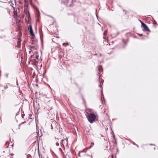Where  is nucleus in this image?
Returning a JSON list of instances; mask_svg holds the SVG:
<instances>
[{"label": "nucleus", "mask_w": 158, "mask_h": 158, "mask_svg": "<svg viewBox=\"0 0 158 158\" xmlns=\"http://www.w3.org/2000/svg\"><path fill=\"white\" fill-rule=\"evenodd\" d=\"M56 146H58L59 145V143L58 142H56Z\"/></svg>", "instance_id": "obj_21"}, {"label": "nucleus", "mask_w": 158, "mask_h": 158, "mask_svg": "<svg viewBox=\"0 0 158 158\" xmlns=\"http://www.w3.org/2000/svg\"><path fill=\"white\" fill-rule=\"evenodd\" d=\"M75 0H72V1H71V2L72 3H74V2H75Z\"/></svg>", "instance_id": "obj_18"}, {"label": "nucleus", "mask_w": 158, "mask_h": 158, "mask_svg": "<svg viewBox=\"0 0 158 158\" xmlns=\"http://www.w3.org/2000/svg\"><path fill=\"white\" fill-rule=\"evenodd\" d=\"M100 85H99V87L101 88L102 94V95H103V94H102V85L101 84V82L100 81Z\"/></svg>", "instance_id": "obj_7"}, {"label": "nucleus", "mask_w": 158, "mask_h": 158, "mask_svg": "<svg viewBox=\"0 0 158 158\" xmlns=\"http://www.w3.org/2000/svg\"><path fill=\"white\" fill-rule=\"evenodd\" d=\"M27 158H31V156L29 155H28L27 156Z\"/></svg>", "instance_id": "obj_12"}, {"label": "nucleus", "mask_w": 158, "mask_h": 158, "mask_svg": "<svg viewBox=\"0 0 158 158\" xmlns=\"http://www.w3.org/2000/svg\"><path fill=\"white\" fill-rule=\"evenodd\" d=\"M95 115L94 114H90L88 116V120L90 123H92L93 121H95Z\"/></svg>", "instance_id": "obj_2"}, {"label": "nucleus", "mask_w": 158, "mask_h": 158, "mask_svg": "<svg viewBox=\"0 0 158 158\" xmlns=\"http://www.w3.org/2000/svg\"><path fill=\"white\" fill-rule=\"evenodd\" d=\"M84 151H81V152H80L79 154V156H80V154L82 153V152H83Z\"/></svg>", "instance_id": "obj_19"}, {"label": "nucleus", "mask_w": 158, "mask_h": 158, "mask_svg": "<svg viewBox=\"0 0 158 158\" xmlns=\"http://www.w3.org/2000/svg\"><path fill=\"white\" fill-rule=\"evenodd\" d=\"M51 129L54 130L56 131H57L60 128V125L55 120H52L51 121Z\"/></svg>", "instance_id": "obj_1"}, {"label": "nucleus", "mask_w": 158, "mask_h": 158, "mask_svg": "<svg viewBox=\"0 0 158 158\" xmlns=\"http://www.w3.org/2000/svg\"><path fill=\"white\" fill-rule=\"evenodd\" d=\"M39 56L38 55H37L36 56V58L37 60H38V59H39Z\"/></svg>", "instance_id": "obj_16"}, {"label": "nucleus", "mask_w": 158, "mask_h": 158, "mask_svg": "<svg viewBox=\"0 0 158 158\" xmlns=\"http://www.w3.org/2000/svg\"><path fill=\"white\" fill-rule=\"evenodd\" d=\"M17 47L18 48H19L20 47V44L19 43H18V45Z\"/></svg>", "instance_id": "obj_15"}, {"label": "nucleus", "mask_w": 158, "mask_h": 158, "mask_svg": "<svg viewBox=\"0 0 158 158\" xmlns=\"http://www.w3.org/2000/svg\"><path fill=\"white\" fill-rule=\"evenodd\" d=\"M150 145H154V144H150Z\"/></svg>", "instance_id": "obj_28"}, {"label": "nucleus", "mask_w": 158, "mask_h": 158, "mask_svg": "<svg viewBox=\"0 0 158 158\" xmlns=\"http://www.w3.org/2000/svg\"><path fill=\"white\" fill-rule=\"evenodd\" d=\"M142 26L146 31H150V30H149L148 28L145 23H143L142 24Z\"/></svg>", "instance_id": "obj_5"}, {"label": "nucleus", "mask_w": 158, "mask_h": 158, "mask_svg": "<svg viewBox=\"0 0 158 158\" xmlns=\"http://www.w3.org/2000/svg\"><path fill=\"white\" fill-rule=\"evenodd\" d=\"M30 27L29 28H28V29L29 30V31L31 34V35L32 36V37L33 38H34L35 37V35L33 32L31 26L30 25Z\"/></svg>", "instance_id": "obj_4"}, {"label": "nucleus", "mask_w": 158, "mask_h": 158, "mask_svg": "<svg viewBox=\"0 0 158 158\" xmlns=\"http://www.w3.org/2000/svg\"><path fill=\"white\" fill-rule=\"evenodd\" d=\"M60 143L61 144L63 145V146L64 147V144L66 145V147L68 146V139H62L60 142Z\"/></svg>", "instance_id": "obj_3"}, {"label": "nucleus", "mask_w": 158, "mask_h": 158, "mask_svg": "<svg viewBox=\"0 0 158 158\" xmlns=\"http://www.w3.org/2000/svg\"><path fill=\"white\" fill-rule=\"evenodd\" d=\"M154 149L155 150V148H154Z\"/></svg>", "instance_id": "obj_30"}, {"label": "nucleus", "mask_w": 158, "mask_h": 158, "mask_svg": "<svg viewBox=\"0 0 158 158\" xmlns=\"http://www.w3.org/2000/svg\"><path fill=\"white\" fill-rule=\"evenodd\" d=\"M112 158H113V155L112 156Z\"/></svg>", "instance_id": "obj_29"}, {"label": "nucleus", "mask_w": 158, "mask_h": 158, "mask_svg": "<svg viewBox=\"0 0 158 158\" xmlns=\"http://www.w3.org/2000/svg\"><path fill=\"white\" fill-rule=\"evenodd\" d=\"M139 21L141 23V25H142V23H143L140 20H139Z\"/></svg>", "instance_id": "obj_23"}, {"label": "nucleus", "mask_w": 158, "mask_h": 158, "mask_svg": "<svg viewBox=\"0 0 158 158\" xmlns=\"http://www.w3.org/2000/svg\"><path fill=\"white\" fill-rule=\"evenodd\" d=\"M69 0H65L64 2V4L65 5H67L68 3V2H69Z\"/></svg>", "instance_id": "obj_8"}, {"label": "nucleus", "mask_w": 158, "mask_h": 158, "mask_svg": "<svg viewBox=\"0 0 158 158\" xmlns=\"http://www.w3.org/2000/svg\"><path fill=\"white\" fill-rule=\"evenodd\" d=\"M14 155V154H11V155H12H12Z\"/></svg>", "instance_id": "obj_31"}, {"label": "nucleus", "mask_w": 158, "mask_h": 158, "mask_svg": "<svg viewBox=\"0 0 158 158\" xmlns=\"http://www.w3.org/2000/svg\"><path fill=\"white\" fill-rule=\"evenodd\" d=\"M63 45L64 46H66V45H68V44H66L64 43L63 44Z\"/></svg>", "instance_id": "obj_17"}, {"label": "nucleus", "mask_w": 158, "mask_h": 158, "mask_svg": "<svg viewBox=\"0 0 158 158\" xmlns=\"http://www.w3.org/2000/svg\"><path fill=\"white\" fill-rule=\"evenodd\" d=\"M37 136L40 137L42 136V135L41 134L40 135H39V130H38V131L37 132Z\"/></svg>", "instance_id": "obj_10"}, {"label": "nucleus", "mask_w": 158, "mask_h": 158, "mask_svg": "<svg viewBox=\"0 0 158 158\" xmlns=\"http://www.w3.org/2000/svg\"><path fill=\"white\" fill-rule=\"evenodd\" d=\"M123 41L125 43V44L126 43V41H125V40H123Z\"/></svg>", "instance_id": "obj_24"}, {"label": "nucleus", "mask_w": 158, "mask_h": 158, "mask_svg": "<svg viewBox=\"0 0 158 158\" xmlns=\"http://www.w3.org/2000/svg\"><path fill=\"white\" fill-rule=\"evenodd\" d=\"M59 132H60V130H59Z\"/></svg>", "instance_id": "obj_32"}, {"label": "nucleus", "mask_w": 158, "mask_h": 158, "mask_svg": "<svg viewBox=\"0 0 158 158\" xmlns=\"http://www.w3.org/2000/svg\"><path fill=\"white\" fill-rule=\"evenodd\" d=\"M102 66L101 65H100L99 66V67L98 68V70L99 71H100V70H102Z\"/></svg>", "instance_id": "obj_9"}, {"label": "nucleus", "mask_w": 158, "mask_h": 158, "mask_svg": "<svg viewBox=\"0 0 158 158\" xmlns=\"http://www.w3.org/2000/svg\"><path fill=\"white\" fill-rule=\"evenodd\" d=\"M107 31L106 30L104 31V34L105 35V34H106Z\"/></svg>", "instance_id": "obj_22"}, {"label": "nucleus", "mask_w": 158, "mask_h": 158, "mask_svg": "<svg viewBox=\"0 0 158 158\" xmlns=\"http://www.w3.org/2000/svg\"><path fill=\"white\" fill-rule=\"evenodd\" d=\"M37 48V47H35L33 46H31L30 47V49L31 50H36Z\"/></svg>", "instance_id": "obj_6"}, {"label": "nucleus", "mask_w": 158, "mask_h": 158, "mask_svg": "<svg viewBox=\"0 0 158 158\" xmlns=\"http://www.w3.org/2000/svg\"><path fill=\"white\" fill-rule=\"evenodd\" d=\"M8 74H6V77H8Z\"/></svg>", "instance_id": "obj_27"}, {"label": "nucleus", "mask_w": 158, "mask_h": 158, "mask_svg": "<svg viewBox=\"0 0 158 158\" xmlns=\"http://www.w3.org/2000/svg\"><path fill=\"white\" fill-rule=\"evenodd\" d=\"M21 41V40L20 39H18V43H19V42H20Z\"/></svg>", "instance_id": "obj_14"}, {"label": "nucleus", "mask_w": 158, "mask_h": 158, "mask_svg": "<svg viewBox=\"0 0 158 158\" xmlns=\"http://www.w3.org/2000/svg\"><path fill=\"white\" fill-rule=\"evenodd\" d=\"M59 150H60V151H61V152H62V154H63V153H63V152L62 150V149H61V148H59Z\"/></svg>", "instance_id": "obj_13"}, {"label": "nucleus", "mask_w": 158, "mask_h": 158, "mask_svg": "<svg viewBox=\"0 0 158 158\" xmlns=\"http://www.w3.org/2000/svg\"><path fill=\"white\" fill-rule=\"evenodd\" d=\"M86 158H92L91 157L89 156L88 155Z\"/></svg>", "instance_id": "obj_20"}, {"label": "nucleus", "mask_w": 158, "mask_h": 158, "mask_svg": "<svg viewBox=\"0 0 158 158\" xmlns=\"http://www.w3.org/2000/svg\"><path fill=\"white\" fill-rule=\"evenodd\" d=\"M139 36H142V34H139Z\"/></svg>", "instance_id": "obj_26"}, {"label": "nucleus", "mask_w": 158, "mask_h": 158, "mask_svg": "<svg viewBox=\"0 0 158 158\" xmlns=\"http://www.w3.org/2000/svg\"><path fill=\"white\" fill-rule=\"evenodd\" d=\"M98 73L99 78V79H100V76H99V74H100V73Z\"/></svg>", "instance_id": "obj_25"}, {"label": "nucleus", "mask_w": 158, "mask_h": 158, "mask_svg": "<svg viewBox=\"0 0 158 158\" xmlns=\"http://www.w3.org/2000/svg\"><path fill=\"white\" fill-rule=\"evenodd\" d=\"M91 146H90L89 147V148H91V147H92V146H93L94 145V143H93V142H92V143H91Z\"/></svg>", "instance_id": "obj_11"}]
</instances>
